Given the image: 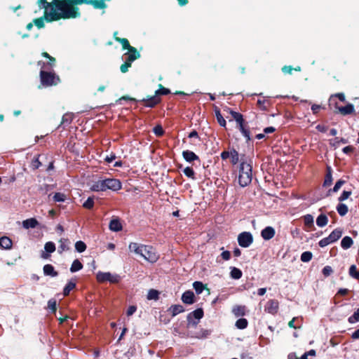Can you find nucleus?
Returning a JSON list of instances; mask_svg holds the SVG:
<instances>
[{
    "label": "nucleus",
    "mask_w": 359,
    "mask_h": 359,
    "mask_svg": "<svg viewBox=\"0 0 359 359\" xmlns=\"http://www.w3.org/2000/svg\"><path fill=\"white\" fill-rule=\"evenodd\" d=\"M188 316H191V317L193 318L199 320L203 317V311L202 309H197L195 311L189 313Z\"/></svg>",
    "instance_id": "obj_29"
},
{
    "label": "nucleus",
    "mask_w": 359,
    "mask_h": 359,
    "mask_svg": "<svg viewBox=\"0 0 359 359\" xmlns=\"http://www.w3.org/2000/svg\"><path fill=\"white\" fill-rule=\"evenodd\" d=\"M327 217L324 214H320L316 219V224H327Z\"/></svg>",
    "instance_id": "obj_49"
},
{
    "label": "nucleus",
    "mask_w": 359,
    "mask_h": 359,
    "mask_svg": "<svg viewBox=\"0 0 359 359\" xmlns=\"http://www.w3.org/2000/svg\"><path fill=\"white\" fill-rule=\"evenodd\" d=\"M141 257H144L146 260L150 262H155L158 259L156 254L153 250V248L149 245H145V250H143Z\"/></svg>",
    "instance_id": "obj_8"
},
{
    "label": "nucleus",
    "mask_w": 359,
    "mask_h": 359,
    "mask_svg": "<svg viewBox=\"0 0 359 359\" xmlns=\"http://www.w3.org/2000/svg\"><path fill=\"white\" fill-rule=\"evenodd\" d=\"M248 325V320L245 318H239L236 322V326L237 328L243 330L247 327Z\"/></svg>",
    "instance_id": "obj_37"
},
{
    "label": "nucleus",
    "mask_w": 359,
    "mask_h": 359,
    "mask_svg": "<svg viewBox=\"0 0 359 359\" xmlns=\"http://www.w3.org/2000/svg\"><path fill=\"white\" fill-rule=\"evenodd\" d=\"M183 158L187 162H193L195 161H198L200 163L199 157L193 151L190 150H186L182 152Z\"/></svg>",
    "instance_id": "obj_15"
},
{
    "label": "nucleus",
    "mask_w": 359,
    "mask_h": 359,
    "mask_svg": "<svg viewBox=\"0 0 359 359\" xmlns=\"http://www.w3.org/2000/svg\"><path fill=\"white\" fill-rule=\"evenodd\" d=\"M332 170H331L330 167H328L327 172L325 176L323 187H327L332 184Z\"/></svg>",
    "instance_id": "obj_24"
},
{
    "label": "nucleus",
    "mask_w": 359,
    "mask_h": 359,
    "mask_svg": "<svg viewBox=\"0 0 359 359\" xmlns=\"http://www.w3.org/2000/svg\"><path fill=\"white\" fill-rule=\"evenodd\" d=\"M338 112L343 116L352 114L355 112L353 104L348 103L344 107H336Z\"/></svg>",
    "instance_id": "obj_13"
},
{
    "label": "nucleus",
    "mask_w": 359,
    "mask_h": 359,
    "mask_svg": "<svg viewBox=\"0 0 359 359\" xmlns=\"http://www.w3.org/2000/svg\"><path fill=\"white\" fill-rule=\"evenodd\" d=\"M275 235V229L270 226H267L261 231V236L265 241L271 239Z\"/></svg>",
    "instance_id": "obj_14"
},
{
    "label": "nucleus",
    "mask_w": 359,
    "mask_h": 359,
    "mask_svg": "<svg viewBox=\"0 0 359 359\" xmlns=\"http://www.w3.org/2000/svg\"><path fill=\"white\" fill-rule=\"evenodd\" d=\"M75 249L78 252H83L86 249V245L81 241H77L75 243Z\"/></svg>",
    "instance_id": "obj_44"
},
{
    "label": "nucleus",
    "mask_w": 359,
    "mask_h": 359,
    "mask_svg": "<svg viewBox=\"0 0 359 359\" xmlns=\"http://www.w3.org/2000/svg\"><path fill=\"white\" fill-rule=\"evenodd\" d=\"M312 252L309 251L304 252L301 255V261L303 262H308L312 259Z\"/></svg>",
    "instance_id": "obj_45"
},
{
    "label": "nucleus",
    "mask_w": 359,
    "mask_h": 359,
    "mask_svg": "<svg viewBox=\"0 0 359 359\" xmlns=\"http://www.w3.org/2000/svg\"><path fill=\"white\" fill-rule=\"evenodd\" d=\"M43 270L45 276L56 277L58 275V273L55 271L54 267L49 264L44 265Z\"/></svg>",
    "instance_id": "obj_19"
},
{
    "label": "nucleus",
    "mask_w": 359,
    "mask_h": 359,
    "mask_svg": "<svg viewBox=\"0 0 359 359\" xmlns=\"http://www.w3.org/2000/svg\"><path fill=\"white\" fill-rule=\"evenodd\" d=\"M221 158L222 160H226L228 158H230L232 165L237 164L240 160L239 154L235 149H231L229 151H222L221 153Z\"/></svg>",
    "instance_id": "obj_7"
},
{
    "label": "nucleus",
    "mask_w": 359,
    "mask_h": 359,
    "mask_svg": "<svg viewBox=\"0 0 359 359\" xmlns=\"http://www.w3.org/2000/svg\"><path fill=\"white\" fill-rule=\"evenodd\" d=\"M193 287L195 290L196 294H200L203 292V290L205 289V286L203 284V283L200 281H195L193 283Z\"/></svg>",
    "instance_id": "obj_33"
},
{
    "label": "nucleus",
    "mask_w": 359,
    "mask_h": 359,
    "mask_svg": "<svg viewBox=\"0 0 359 359\" xmlns=\"http://www.w3.org/2000/svg\"><path fill=\"white\" fill-rule=\"evenodd\" d=\"M215 114H216L217 120L219 124L222 127H225L226 123L225 119L221 114L220 111L219 110H217V111H216Z\"/></svg>",
    "instance_id": "obj_50"
},
{
    "label": "nucleus",
    "mask_w": 359,
    "mask_h": 359,
    "mask_svg": "<svg viewBox=\"0 0 359 359\" xmlns=\"http://www.w3.org/2000/svg\"><path fill=\"white\" fill-rule=\"evenodd\" d=\"M348 321L351 324H353L359 321V308L348 318Z\"/></svg>",
    "instance_id": "obj_41"
},
{
    "label": "nucleus",
    "mask_w": 359,
    "mask_h": 359,
    "mask_svg": "<svg viewBox=\"0 0 359 359\" xmlns=\"http://www.w3.org/2000/svg\"><path fill=\"white\" fill-rule=\"evenodd\" d=\"M237 128L241 131V133L243 134V135L246 138L247 141L250 140V129H249V127L248 126V125L245 123V121L238 124L237 126Z\"/></svg>",
    "instance_id": "obj_16"
},
{
    "label": "nucleus",
    "mask_w": 359,
    "mask_h": 359,
    "mask_svg": "<svg viewBox=\"0 0 359 359\" xmlns=\"http://www.w3.org/2000/svg\"><path fill=\"white\" fill-rule=\"evenodd\" d=\"M252 160L245 158L244 156L241 158V163L238 167V182L241 187L249 185L252 180Z\"/></svg>",
    "instance_id": "obj_2"
},
{
    "label": "nucleus",
    "mask_w": 359,
    "mask_h": 359,
    "mask_svg": "<svg viewBox=\"0 0 359 359\" xmlns=\"http://www.w3.org/2000/svg\"><path fill=\"white\" fill-rule=\"evenodd\" d=\"M349 275L359 280V271H357L355 265H351L349 268Z\"/></svg>",
    "instance_id": "obj_40"
},
{
    "label": "nucleus",
    "mask_w": 359,
    "mask_h": 359,
    "mask_svg": "<svg viewBox=\"0 0 359 359\" xmlns=\"http://www.w3.org/2000/svg\"><path fill=\"white\" fill-rule=\"evenodd\" d=\"M75 287H76V281L73 280H69L67 283L65 287H64V290H63V294H64V296H67L69 294V292L73 289L75 288Z\"/></svg>",
    "instance_id": "obj_23"
},
{
    "label": "nucleus",
    "mask_w": 359,
    "mask_h": 359,
    "mask_svg": "<svg viewBox=\"0 0 359 359\" xmlns=\"http://www.w3.org/2000/svg\"><path fill=\"white\" fill-rule=\"evenodd\" d=\"M302 323L301 320L297 318H294L292 320H290L288 323L289 327L297 329L301 327Z\"/></svg>",
    "instance_id": "obj_38"
},
{
    "label": "nucleus",
    "mask_w": 359,
    "mask_h": 359,
    "mask_svg": "<svg viewBox=\"0 0 359 359\" xmlns=\"http://www.w3.org/2000/svg\"><path fill=\"white\" fill-rule=\"evenodd\" d=\"M40 78L42 85L45 86L56 85L60 81L59 77L55 73L43 69H41Z\"/></svg>",
    "instance_id": "obj_4"
},
{
    "label": "nucleus",
    "mask_w": 359,
    "mask_h": 359,
    "mask_svg": "<svg viewBox=\"0 0 359 359\" xmlns=\"http://www.w3.org/2000/svg\"><path fill=\"white\" fill-rule=\"evenodd\" d=\"M170 93V90L168 88H165L164 87H161V88H159L158 90H157L156 91V93L155 95L156 96H158L159 95H168Z\"/></svg>",
    "instance_id": "obj_56"
},
{
    "label": "nucleus",
    "mask_w": 359,
    "mask_h": 359,
    "mask_svg": "<svg viewBox=\"0 0 359 359\" xmlns=\"http://www.w3.org/2000/svg\"><path fill=\"white\" fill-rule=\"evenodd\" d=\"M39 6L45 9V19L50 22L76 18L80 15L79 8L70 6L66 1L53 0L48 3L46 0H39Z\"/></svg>",
    "instance_id": "obj_1"
},
{
    "label": "nucleus",
    "mask_w": 359,
    "mask_h": 359,
    "mask_svg": "<svg viewBox=\"0 0 359 359\" xmlns=\"http://www.w3.org/2000/svg\"><path fill=\"white\" fill-rule=\"evenodd\" d=\"M140 55L135 48H130V50L124 54L125 60L132 64L133 61L140 57Z\"/></svg>",
    "instance_id": "obj_10"
},
{
    "label": "nucleus",
    "mask_w": 359,
    "mask_h": 359,
    "mask_svg": "<svg viewBox=\"0 0 359 359\" xmlns=\"http://www.w3.org/2000/svg\"><path fill=\"white\" fill-rule=\"evenodd\" d=\"M332 242L331 241V239H330V237L327 236L326 238H323L322 240H320L319 241V245L321 247V248H324L327 245H328L329 244L332 243Z\"/></svg>",
    "instance_id": "obj_54"
},
{
    "label": "nucleus",
    "mask_w": 359,
    "mask_h": 359,
    "mask_svg": "<svg viewBox=\"0 0 359 359\" xmlns=\"http://www.w3.org/2000/svg\"><path fill=\"white\" fill-rule=\"evenodd\" d=\"M199 320L193 318L191 316H187V327H196Z\"/></svg>",
    "instance_id": "obj_43"
},
{
    "label": "nucleus",
    "mask_w": 359,
    "mask_h": 359,
    "mask_svg": "<svg viewBox=\"0 0 359 359\" xmlns=\"http://www.w3.org/2000/svg\"><path fill=\"white\" fill-rule=\"evenodd\" d=\"M44 249L46 252L52 253L55 250V245L53 242H47L44 245Z\"/></svg>",
    "instance_id": "obj_42"
},
{
    "label": "nucleus",
    "mask_w": 359,
    "mask_h": 359,
    "mask_svg": "<svg viewBox=\"0 0 359 359\" xmlns=\"http://www.w3.org/2000/svg\"><path fill=\"white\" fill-rule=\"evenodd\" d=\"M154 133L156 135L160 137V136L163 135L164 131H163V128L160 125H158L156 127H154Z\"/></svg>",
    "instance_id": "obj_58"
},
{
    "label": "nucleus",
    "mask_w": 359,
    "mask_h": 359,
    "mask_svg": "<svg viewBox=\"0 0 359 359\" xmlns=\"http://www.w3.org/2000/svg\"><path fill=\"white\" fill-rule=\"evenodd\" d=\"M230 114L233 118L236 121L237 126L241 123L242 122L245 121L243 119V116L241 114L232 110L230 111Z\"/></svg>",
    "instance_id": "obj_30"
},
{
    "label": "nucleus",
    "mask_w": 359,
    "mask_h": 359,
    "mask_svg": "<svg viewBox=\"0 0 359 359\" xmlns=\"http://www.w3.org/2000/svg\"><path fill=\"white\" fill-rule=\"evenodd\" d=\"M48 306L50 310L53 312L56 311V301L54 299H50L48 302Z\"/></svg>",
    "instance_id": "obj_59"
},
{
    "label": "nucleus",
    "mask_w": 359,
    "mask_h": 359,
    "mask_svg": "<svg viewBox=\"0 0 359 359\" xmlns=\"http://www.w3.org/2000/svg\"><path fill=\"white\" fill-rule=\"evenodd\" d=\"M122 184L119 180L114 178L100 179L95 182L91 186L90 189L93 191H106L111 190L113 191H118L121 189Z\"/></svg>",
    "instance_id": "obj_3"
},
{
    "label": "nucleus",
    "mask_w": 359,
    "mask_h": 359,
    "mask_svg": "<svg viewBox=\"0 0 359 359\" xmlns=\"http://www.w3.org/2000/svg\"><path fill=\"white\" fill-rule=\"evenodd\" d=\"M41 163L39 161L38 156L33 158L31 162V167L34 170L39 168L41 166Z\"/></svg>",
    "instance_id": "obj_53"
},
{
    "label": "nucleus",
    "mask_w": 359,
    "mask_h": 359,
    "mask_svg": "<svg viewBox=\"0 0 359 359\" xmlns=\"http://www.w3.org/2000/svg\"><path fill=\"white\" fill-rule=\"evenodd\" d=\"M341 235H342V231L339 228H337V229H334L329 235V237H330V239H331V241L332 243H334L336 241H337L341 236Z\"/></svg>",
    "instance_id": "obj_27"
},
{
    "label": "nucleus",
    "mask_w": 359,
    "mask_h": 359,
    "mask_svg": "<svg viewBox=\"0 0 359 359\" xmlns=\"http://www.w3.org/2000/svg\"><path fill=\"white\" fill-rule=\"evenodd\" d=\"M184 174L191 180H196L195 172L192 168L187 167L183 170Z\"/></svg>",
    "instance_id": "obj_35"
},
{
    "label": "nucleus",
    "mask_w": 359,
    "mask_h": 359,
    "mask_svg": "<svg viewBox=\"0 0 359 359\" xmlns=\"http://www.w3.org/2000/svg\"><path fill=\"white\" fill-rule=\"evenodd\" d=\"M293 70H295V71H300V67H297L296 68H292V67L291 66H284L283 68H282V72L284 73V74H291L292 73V71Z\"/></svg>",
    "instance_id": "obj_51"
},
{
    "label": "nucleus",
    "mask_w": 359,
    "mask_h": 359,
    "mask_svg": "<svg viewBox=\"0 0 359 359\" xmlns=\"http://www.w3.org/2000/svg\"><path fill=\"white\" fill-rule=\"evenodd\" d=\"M221 257H222V259L224 260L227 261V260L230 259V258H231V253L229 251L225 250L222 252Z\"/></svg>",
    "instance_id": "obj_63"
},
{
    "label": "nucleus",
    "mask_w": 359,
    "mask_h": 359,
    "mask_svg": "<svg viewBox=\"0 0 359 359\" xmlns=\"http://www.w3.org/2000/svg\"><path fill=\"white\" fill-rule=\"evenodd\" d=\"M332 271V269L330 266H326L323 269V273L325 277L330 276Z\"/></svg>",
    "instance_id": "obj_60"
},
{
    "label": "nucleus",
    "mask_w": 359,
    "mask_h": 359,
    "mask_svg": "<svg viewBox=\"0 0 359 359\" xmlns=\"http://www.w3.org/2000/svg\"><path fill=\"white\" fill-rule=\"evenodd\" d=\"M115 40L122 45L123 49L130 50V48H133L130 45L128 39H126L115 36Z\"/></svg>",
    "instance_id": "obj_34"
},
{
    "label": "nucleus",
    "mask_w": 359,
    "mask_h": 359,
    "mask_svg": "<svg viewBox=\"0 0 359 359\" xmlns=\"http://www.w3.org/2000/svg\"><path fill=\"white\" fill-rule=\"evenodd\" d=\"M160 97L158 96H156V95L147 99H142V100H140V102H144L145 107L150 108L154 107L157 104L160 102Z\"/></svg>",
    "instance_id": "obj_12"
},
{
    "label": "nucleus",
    "mask_w": 359,
    "mask_h": 359,
    "mask_svg": "<svg viewBox=\"0 0 359 359\" xmlns=\"http://www.w3.org/2000/svg\"><path fill=\"white\" fill-rule=\"evenodd\" d=\"M55 58H52L50 60H48V62L47 63H43V66L41 67V69H43L45 71H49L53 69L54 65H55Z\"/></svg>",
    "instance_id": "obj_39"
},
{
    "label": "nucleus",
    "mask_w": 359,
    "mask_h": 359,
    "mask_svg": "<svg viewBox=\"0 0 359 359\" xmlns=\"http://www.w3.org/2000/svg\"><path fill=\"white\" fill-rule=\"evenodd\" d=\"M351 191H344L339 198V201H344L346 200L351 195Z\"/></svg>",
    "instance_id": "obj_57"
},
{
    "label": "nucleus",
    "mask_w": 359,
    "mask_h": 359,
    "mask_svg": "<svg viewBox=\"0 0 359 359\" xmlns=\"http://www.w3.org/2000/svg\"><path fill=\"white\" fill-rule=\"evenodd\" d=\"M278 310V302L276 299H270L265 305V311L269 313L275 314Z\"/></svg>",
    "instance_id": "obj_11"
},
{
    "label": "nucleus",
    "mask_w": 359,
    "mask_h": 359,
    "mask_svg": "<svg viewBox=\"0 0 359 359\" xmlns=\"http://www.w3.org/2000/svg\"><path fill=\"white\" fill-rule=\"evenodd\" d=\"M159 296V292L154 289H151L149 291L147 294L148 299H158Z\"/></svg>",
    "instance_id": "obj_48"
},
{
    "label": "nucleus",
    "mask_w": 359,
    "mask_h": 359,
    "mask_svg": "<svg viewBox=\"0 0 359 359\" xmlns=\"http://www.w3.org/2000/svg\"><path fill=\"white\" fill-rule=\"evenodd\" d=\"M131 66V64L125 60L124 63L121 66L120 69L123 73L128 72V68Z\"/></svg>",
    "instance_id": "obj_62"
},
{
    "label": "nucleus",
    "mask_w": 359,
    "mask_h": 359,
    "mask_svg": "<svg viewBox=\"0 0 359 359\" xmlns=\"http://www.w3.org/2000/svg\"><path fill=\"white\" fill-rule=\"evenodd\" d=\"M252 242L253 237L250 232H242L238 236V243L242 248H248Z\"/></svg>",
    "instance_id": "obj_6"
},
{
    "label": "nucleus",
    "mask_w": 359,
    "mask_h": 359,
    "mask_svg": "<svg viewBox=\"0 0 359 359\" xmlns=\"http://www.w3.org/2000/svg\"><path fill=\"white\" fill-rule=\"evenodd\" d=\"M243 273L241 269L236 267H231L230 276L233 279H240L242 277Z\"/></svg>",
    "instance_id": "obj_26"
},
{
    "label": "nucleus",
    "mask_w": 359,
    "mask_h": 359,
    "mask_svg": "<svg viewBox=\"0 0 359 359\" xmlns=\"http://www.w3.org/2000/svg\"><path fill=\"white\" fill-rule=\"evenodd\" d=\"M304 224H311L313 222V216L307 215L304 217Z\"/></svg>",
    "instance_id": "obj_64"
},
{
    "label": "nucleus",
    "mask_w": 359,
    "mask_h": 359,
    "mask_svg": "<svg viewBox=\"0 0 359 359\" xmlns=\"http://www.w3.org/2000/svg\"><path fill=\"white\" fill-rule=\"evenodd\" d=\"M66 195L60 192L55 193L53 196V200L55 202H64L66 200Z\"/></svg>",
    "instance_id": "obj_46"
},
{
    "label": "nucleus",
    "mask_w": 359,
    "mask_h": 359,
    "mask_svg": "<svg viewBox=\"0 0 359 359\" xmlns=\"http://www.w3.org/2000/svg\"><path fill=\"white\" fill-rule=\"evenodd\" d=\"M230 114L233 118L236 121L237 126L241 123L242 122L245 121L243 119V116L241 114L232 110L230 111Z\"/></svg>",
    "instance_id": "obj_31"
},
{
    "label": "nucleus",
    "mask_w": 359,
    "mask_h": 359,
    "mask_svg": "<svg viewBox=\"0 0 359 359\" xmlns=\"http://www.w3.org/2000/svg\"><path fill=\"white\" fill-rule=\"evenodd\" d=\"M72 121V116L71 114H65L62 116L61 125H63L64 127H65V126H68L69 124H70Z\"/></svg>",
    "instance_id": "obj_47"
},
{
    "label": "nucleus",
    "mask_w": 359,
    "mask_h": 359,
    "mask_svg": "<svg viewBox=\"0 0 359 359\" xmlns=\"http://www.w3.org/2000/svg\"><path fill=\"white\" fill-rule=\"evenodd\" d=\"M194 294L191 290H187L182 294V300L184 304H192L194 302Z\"/></svg>",
    "instance_id": "obj_18"
},
{
    "label": "nucleus",
    "mask_w": 359,
    "mask_h": 359,
    "mask_svg": "<svg viewBox=\"0 0 359 359\" xmlns=\"http://www.w3.org/2000/svg\"><path fill=\"white\" fill-rule=\"evenodd\" d=\"M334 97H337L341 102H344L345 101V95L342 93H337V94H335L334 95H332V97L330 98V102L333 101Z\"/></svg>",
    "instance_id": "obj_61"
},
{
    "label": "nucleus",
    "mask_w": 359,
    "mask_h": 359,
    "mask_svg": "<svg viewBox=\"0 0 359 359\" xmlns=\"http://www.w3.org/2000/svg\"><path fill=\"white\" fill-rule=\"evenodd\" d=\"M246 307L245 306L237 305L232 309V313L236 317L243 316L245 315Z\"/></svg>",
    "instance_id": "obj_20"
},
{
    "label": "nucleus",
    "mask_w": 359,
    "mask_h": 359,
    "mask_svg": "<svg viewBox=\"0 0 359 359\" xmlns=\"http://www.w3.org/2000/svg\"><path fill=\"white\" fill-rule=\"evenodd\" d=\"M212 333V330H206L203 328H200L199 330L192 332H190L189 333V336L192 338H196L198 339H203L208 338Z\"/></svg>",
    "instance_id": "obj_9"
},
{
    "label": "nucleus",
    "mask_w": 359,
    "mask_h": 359,
    "mask_svg": "<svg viewBox=\"0 0 359 359\" xmlns=\"http://www.w3.org/2000/svg\"><path fill=\"white\" fill-rule=\"evenodd\" d=\"M12 246L11 240L6 236L0 238V248L3 249H10Z\"/></svg>",
    "instance_id": "obj_22"
},
{
    "label": "nucleus",
    "mask_w": 359,
    "mask_h": 359,
    "mask_svg": "<svg viewBox=\"0 0 359 359\" xmlns=\"http://www.w3.org/2000/svg\"><path fill=\"white\" fill-rule=\"evenodd\" d=\"M97 280L99 282H107L116 283L120 280V276L116 274H111L109 272H98L97 274Z\"/></svg>",
    "instance_id": "obj_5"
},
{
    "label": "nucleus",
    "mask_w": 359,
    "mask_h": 359,
    "mask_svg": "<svg viewBox=\"0 0 359 359\" xmlns=\"http://www.w3.org/2000/svg\"><path fill=\"white\" fill-rule=\"evenodd\" d=\"M83 269V264L79 259H75L70 267V271L75 273Z\"/></svg>",
    "instance_id": "obj_28"
},
{
    "label": "nucleus",
    "mask_w": 359,
    "mask_h": 359,
    "mask_svg": "<svg viewBox=\"0 0 359 359\" xmlns=\"http://www.w3.org/2000/svg\"><path fill=\"white\" fill-rule=\"evenodd\" d=\"M170 310L172 311V316H175L177 314L184 312V309L183 306L180 305V304H176V305L172 306L170 308Z\"/></svg>",
    "instance_id": "obj_32"
},
{
    "label": "nucleus",
    "mask_w": 359,
    "mask_h": 359,
    "mask_svg": "<svg viewBox=\"0 0 359 359\" xmlns=\"http://www.w3.org/2000/svg\"><path fill=\"white\" fill-rule=\"evenodd\" d=\"M129 250L138 255H142L143 250H145L144 245H140L137 243H130Z\"/></svg>",
    "instance_id": "obj_17"
},
{
    "label": "nucleus",
    "mask_w": 359,
    "mask_h": 359,
    "mask_svg": "<svg viewBox=\"0 0 359 359\" xmlns=\"http://www.w3.org/2000/svg\"><path fill=\"white\" fill-rule=\"evenodd\" d=\"M337 210L341 216H344L348 212V207L344 203H339L337 207Z\"/></svg>",
    "instance_id": "obj_36"
},
{
    "label": "nucleus",
    "mask_w": 359,
    "mask_h": 359,
    "mask_svg": "<svg viewBox=\"0 0 359 359\" xmlns=\"http://www.w3.org/2000/svg\"><path fill=\"white\" fill-rule=\"evenodd\" d=\"M346 183V181L344 180H339L334 186L332 189H330V191H332L333 192H337L339 190L341 187Z\"/></svg>",
    "instance_id": "obj_52"
},
{
    "label": "nucleus",
    "mask_w": 359,
    "mask_h": 359,
    "mask_svg": "<svg viewBox=\"0 0 359 359\" xmlns=\"http://www.w3.org/2000/svg\"><path fill=\"white\" fill-rule=\"evenodd\" d=\"M69 243H70L68 239L61 238L60 240V245L58 247V252L60 254H62L63 252L67 251L69 249Z\"/></svg>",
    "instance_id": "obj_21"
},
{
    "label": "nucleus",
    "mask_w": 359,
    "mask_h": 359,
    "mask_svg": "<svg viewBox=\"0 0 359 359\" xmlns=\"http://www.w3.org/2000/svg\"><path fill=\"white\" fill-rule=\"evenodd\" d=\"M353 245V240L349 236H345L341 241V246L343 249L346 250L351 247Z\"/></svg>",
    "instance_id": "obj_25"
},
{
    "label": "nucleus",
    "mask_w": 359,
    "mask_h": 359,
    "mask_svg": "<svg viewBox=\"0 0 359 359\" xmlns=\"http://www.w3.org/2000/svg\"><path fill=\"white\" fill-rule=\"evenodd\" d=\"M94 201L92 198L89 197L84 203L83 207L87 209H90L93 207Z\"/></svg>",
    "instance_id": "obj_55"
}]
</instances>
